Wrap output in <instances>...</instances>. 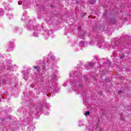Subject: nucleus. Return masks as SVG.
Returning a JSON list of instances; mask_svg holds the SVG:
<instances>
[{
    "instance_id": "obj_6",
    "label": "nucleus",
    "mask_w": 131,
    "mask_h": 131,
    "mask_svg": "<svg viewBox=\"0 0 131 131\" xmlns=\"http://www.w3.org/2000/svg\"><path fill=\"white\" fill-rule=\"evenodd\" d=\"M80 28H81V27H79L78 28V29L79 30V29H80Z\"/></svg>"
},
{
    "instance_id": "obj_1",
    "label": "nucleus",
    "mask_w": 131,
    "mask_h": 131,
    "mask_svg": "<svg viewBox=\"0 0 131 131\" xmlns=\"http://www.w3.org/2000/svg\"><path fill=\"white\" fill-rule=\"evenodd\" d=\"M85 116H89V115H90V112H86V113H85Z\"/></svg>"
},
{
    "instance_id": "obj_4",
    "label": "nucleus",
    "mask_w": 131,
    "mask_h": 131,
    "mask_svg": "<svg viewBox=\"0 0 131 131\" xmlns=\"http://www.w3.org/2000/svg\"><path fill=\"white\" fill-rule=\"evenodd\" d=\"M34 68L35 69H37V67H36V66H34Z\"/></svg>"
},
{
    "instance_id": "obj_2",
    "label": "nucleus",
    "mask_w": 131,
    "mask_h": 131,
    "mask_svg": "<svg viewBox=\"0 0 131 131\" xmlns=\"http://www.w3.org/2000/svg\"><path fill=\"white\" fill-rule=\"evenodd\" d=\"M96 3V0H91L90 3L91 4H95Z\"/></svg>"
},
{
    "instance_id": "obj_5",
    "label": "nucleus",
    "mask_w": 131,
    "mask_h": 131,
    "mask_svg": "<svg viewBox=\"0 0 131 131\" xmlns=\"http://www.w3.org/2000/svg\"><path fill=\"white\" fill-rule=\"evenodd\" d=\"M118 93H119V94H121V91H118Z\"/></svg>"
},
{
    "instance_id": "obj_3",
    "label": "nucleus",
    "mask_w": 131,
    "mask_h": 131,
    "mask_svg": "<svg viewBox=\"0 0 131 131\" xmlns=\"http://www.w3.org/2000/svg\"><path fill=\"white\" fill-rule=\"evenodd\" d=\"M18 5H22V2L21 1H19L18 3Z\"/></svg>"
}]
</instances>
